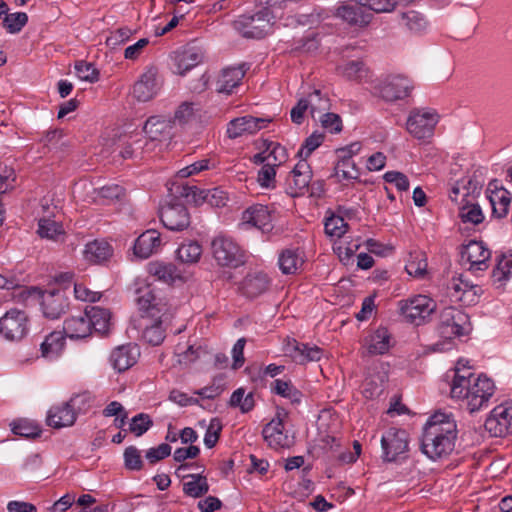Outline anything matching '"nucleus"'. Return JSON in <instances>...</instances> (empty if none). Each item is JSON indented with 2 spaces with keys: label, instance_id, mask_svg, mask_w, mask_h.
<instances>
[{
  "label": "nucleus",
  "instance_id": "obj_29",
  "mask_svg": "<svg viewBox=\"0 0 512 512\" xmlns=\"http://www.w3.org/2000/svg\"><path fill=\"white\" fill-rule=\"evenodd\" d=\"M143 129L151 142L162 141L170 138L172 122L163 117L152 116L145 122Z\"/></svg>",
  "mask_w": 512,
  "mask_h": 512
},
{
  "label": "nucleus",
  "instance_id": "obj_36",
  "mask_svg": "<svg viewBox=\"0 0 512 512\" xmlns=\"http://www.w3.org/2000/svg\"><path fill=\"white\" fill-rule=\"evenodd\" d=\"M269 283V278L265 273L248 274L242 284L243 293L247 297H257L268 289Z\"/></svg>",
  "mask_w": 512,
  "mask_h": 512
},
{
  "label": "nucleus",
  "instance_id": "obj_14",
  "mask_svg": "<svg viewBox=\"0 0 512 512\" xmlns=\"http://www.w3.org/2000/svg\"><path fill=\"white\" fill-rule=\"evenodd\" d=\"M82 396L77 395L69 401L52 406L47 413L46 423L54 429H61L74 425L77 419L75 407Z\"/></svg>",
  "mask_w": 512,
  "mask_h": 512
},
{
  "label": "nucleus",
  "instance_id": "obj_51",
  "mask_svg": "<svg viewBox=\"0 0 512 512\" xmlns=\"http://www.w3.org/2000/svg\"><path fill=\"white\" fill-rule=\"evenodd\" d=\"M482 185V180L478 179L469 178L467 180H462L461 182L458 181L452 186L449 197L452 201H457V196L461 190L465 191L464 196H470L479 192Z\"/></svg>",
  "mask_w": 512,
  "mask_h": 512
},
{
  "label": "nucleus",
  "instance_id": "obj_25",
  "mask_svg": "<svg viewBox=\"0 0 512 512\" xmlns=\"http://www.w3.org/2000/svg\"><path fill=\"white\" fill-rule=\"evenodd\" d=\"M487 198L491 204L494 217L503 218L508 214L512 201V195L509 191L490 183L487 189Z\"/></svg>",
  "mask_w": 512,
  "mask_h": 512
},
{
  "label": "nucleus",
  "instance_id": "obj_45",
  "mask_svg": "<svg viewBox=\"0 0 512 512\" xmlns=\"http://www.w3.org/2000/svg\"><path fill=\"white\" fill-rule=\"evenodd\" d=\"M401 25L411 32L419 33L426 29L427 21L420 12L408 10L401 13Z\"/></svg>",
  "mask_w": 512,
  "mask_h": 512
},
{
  "label": "nucleus",
  "instance_id": "obj_61",
  "mask_svg": "<svg viewBox=\"0 0 512 512\" xmlns=\"http://www.w3.org/2000/svg\"><path fill=\"white\" fill-rule=\"evenodd\" d=\"M323 140L324 136L321 133H313L306 138L298 152V155L302 158L301 160H306V158H308L311 153L322 144Z\"/></svg>",
  "mask_w": 512,
  "mask_h": 512
},
{
  "label": "nucleus",
  "instance_id": "obj_17",
  "mask_svg": "<svg viewBox=\"0 0 512 512\" xmlns=\"http://www.w3.org/2000/svg\"><path fill=\"white\" fill-rule=\"evenodd\" d=\"M163 225L171 231H182L190 225V215L181 203H168L160 210Z\"/></svg>",
  "mask_w": 512,
  "mask_h": 512
},
{
  "label": "nucleus",
  "instance_id": "obj_26",
  "mask_svg": "<svg viewBox=\"0 0 512 512\" xmlns=\"http://www.w3.org/2000/svg\"><path fill=\"white\" fill-rule=\"evenodd\" d=\"M203 55L200 49L196 47H186L177 50L173 55V62L175 66V73L184 75L190 69L201 63Z\"/></svg>",
  "mask_w": 512,
  "mask_h": 512
},
{
  "label": "nucleus",
  "instance_id": "obj_58",
  "mask_svg": "<svg viewBox=\"0 0 512 512\" xmlns=\"http://www.w3.org/2000/svg\"><path fill=\"white\" fill-rule=\"evenodd\" d=\"M276 167L271 163H265L258 172L257 181L261 187L272 189L276 184Z\"/></svg>",
  "mask_w": 512,
  "mask_h": 512
},
{
  "label": "nucleus",
  "instance_id": "obj_16",
  "mask_svg": "<svg viewBox=\"0 0 512 512\" xmlns=\"http://www.w3.org/2000/svg\"><path fill=\"white\" fill-rule=\"evenodd\" d=\"M312 179V171L306 160H300L286 178V192L292 197L305 193Z\"/></svg>",
  "mask_w": 512,
  "mask_h": 512
},
{
  "label": "nucleus",
  "instance_id": "obj_63",
  "mask_svg": "<svg viewBox=\"0 0 512 512\" xmlns=\"http://www.w3.org/2000/svg\"><path fill=\"white\" fill-rule=\"evenodd\" d=\"M125 467L129 470H140L143 467L140 451L135 446H129L124 451Z\"/></svg>",
  "mask_w": 512,
  "mask_h": 512
},
{
  "label": "nucleus",
  "instance_id": "obj_24",
  "mask_svg": "<svg viewBox=\"0 0 512 512\" xmlns=\"http://www.w3.org/2000/svg\"><path fill=\"white\" fill-rule=\"evenodd\" d=\"M363 347L369 355L385 354L392 347L391 334L387 328L380 327L365 337Z\"/></svg>",
  "mask_w": 512,
  "mask_h": 512
},
{
  "label": "nucleus",
  "instance_id": "obj_30",
  "mask_svg": "<svg viewBox=\"0 0 512 512\" xmlns=\"http://www.w3.org/2000/svg\"><path fill=\"white\" fill-rule=\"evenodd\" d=\"M380 368L376 375L369 374L363 383V394L366 398H374L380 396L384 391V385L388 380L386 366L379 363L374 367V371Z\"/></svg>",
  "mask_w": 512,
  "mask_h": 512
},
{
  "label": "nucleus",
  "instance_id": "obj_31",
  "mask_svg": "<svg viewBox=\"0 0 512 512\" xmlns=\"http://www.w3.org/2000/svg\"><path fill=\"white\" fill-rule=\"evenodd\" d=\"M278 264L283 274H295L304 264V252L298 248H288L279 254Z\"/></svg>",
  "mask_w": 512,
  "mask_h": 512
},
{
  "label": "nucleus",
  "instance_id": "obj_49",
  "mask_svg": "<svg viewBox=\"0 0 512 512\" xmlns=\"http://www.w3.org/2000/svg\"><path fill=\"white\" fill-rule=\"evenodd\" d=\"M405 269L409 275L423 277L427 272V259L423 252L410 253Z\"/></svg>",
  "mask_w": 512,
  "mask_h": 512
},
{
  "label": "nucleus",
  "instance_id": "obj_21",
  "mask_svg": "<svg viewBox=\"0 0 512 512\" xmlns=\"http://www.w3.org/2000/svg\"><path fill=\"white\" fill-rule=\"evenodd\" d=\"M241 225L255 227L263 232L272 229V214L268 206L256 204L247 208L241 217Z\"/></svg>",
  "mask_w": 512,
  "mask_h": 512
},
{
  "label": "nucleus",
  "instance_id": "obj_2",
  "mask_svg": "<svg viewBox=\"0 0 512 512\" xmlns=\"http://www.w3.org/2000/svg\"><path fill=\"white\" fill-rule=\"evenodd\" d=\"M456 438L457 425L452 415L435 413L423 429L421 451L434 461L446 458L454 450Z\"/></svg>",
  "mask_w": 512,
  "mask_h": 512
},
{
  "label": "nucleus",
  "instance_id": "obj_54",
  "mask_svg": "<svg viewBox=\"0 0 512 512\" xmlns=\"http://www.w3.org/2000/svg\"><path fill=\"white\" fill-rule=\"evenodd\" d=\"M347 229L348 224L341 216L332 215L325 221V233L331 238H341Z\"/></svg>",
  "mask_w": 512,
  "mask_h": 512
},
{
  "label": "nucleus",
  "instance_id": "obj_3",
  "mask_svg": "<svg viewBox=\"0 0 512 512\" xmlns=\"http://www.w3.org/2000/svg\"><path fill=\"white\" fill-rule=\"evenodd\" d=\"M19 297L23 300L29 298L39 299L43 315L49 319L60 318L69 307V301L65 292L59 289L42 291L34 286L25 287L21 288Z\"/></svg>",
  "mask_w": 512,
  "mask_h": 512
},
{
  "label": "nucleus",
  "instance_id": "obj_4",
  "mask_svg": "<svg viewBox=\"0 0 512 512\" xmlns=\"http://www.w3.org/2000/svg\"><path fill=\"white\" fill-rule=\"evenodd\" d=\"M414 89L412 81L404 75L395 74L377 80L372 93L387 102H395L409 97Z\"/></svg>",
  "mask_w": 512,
  "mask_h": 512
},
{
  "label": "nucleus",
  "instance_id": "obj_60",
  "mask_svg": "<svg viewBox=\"0 0 512 512\" xmlns=\"http://www.w3.org/2000/svg\"><path fill=\"white\" fill-rule=\"evenodd\" d=\"M75 71L79 79L83 81L94 83L99 79V72L91 63L78 61L75 64Z\"/></svg>",
  "mask_w": 512,
  "mask_h": 512
},
{
  "label": "nucleus",
  "instance_id": "obj_5",
  "mask_svg": "<svg viewBox=\"0 0 512 512\" xmlns=\"http://www.w3.org/2000/svg\"><path fill=\"white\" fill-rule=\"evenodd\" d=\"M439 335L444 339H453L466 335L470 331L468 314L456 307H445L439 315Z\"/></svg>",
  "mask_w": 512,
  "mask_h": 512
},
{
  "label": "nucleus",
  "instance_id": "obj_9",
  "mask_svg": "<svg viewBox=\"0 0 512 512\" xmlns=\"http://www.w3.org/2000/svg\"><path fill=\"white\" fill-rule=\"evenodd\" d=\"M234 29L245 38H263L271 29L268 13L259 11L253 15H242L233 22Z\"/></svg>",
  "mask_w": 512,
  "mask_h": 512
},
{
  "label": "nucleus",
  "instance_id": "obj_52",
  "mask_svg": "<svg viewBox=\"0 0 512 512\" xmlns=\"http://www.w3.org/2000/svg\"><path fill=\"white\" fill-rule=\"evenodd\" d=\"M459 217L464 223L478 225L483 222L484 214L478 204L467 202L460 207Z\"/></svg>",
  "mask_w": 512,
  "mask_h": 512
},
{
  "label": "nucleus",
  "instance_id": "obj_12",
  "mask_svg": "<svg viewBox=\"0 0 512 512\" xmlns=\"http://www.w3.org/2000/svg\"><path fill=\"white\" fill-rule=\"evenodd\" d=\"M485 429L494 437L512 433V401L496 406L485 421Z\"/></svg>",
  "mask_w": 512,
  "mask_h": 512
},
{
  "label": "nucleus",
  "instance_id": "obj_64",
  "mask_svg": "<svg viewBox=\"0 0 512 512\" xmlns=\"http://www.w3.org/2000/svg\"><path fill=\"white\" fill-rule=\"evenodd\" d=\"M318 120L321 122L322 126L331 133H338L342 129L341 118L335 113L326 112L319 115Z\"/></svg>",
  "mask_w": 512,
  "mask_h": 512
},
{
  "label": "nucleus",
  "instance_id": "obj_40",
  "mask_svg": "<svg viewBox=\"0 0 512 512\" xmlns=\"http://www.w3.org/2000/svg\"><path fill=\"white\" fill-rule=\"evenodd\" d=\"M512 277V253L502 255L492 271V282L496 288H504Z\"/></svg>",
  "mask_w": 512,
  "mask_h": 512
},
{
  "label": "nucleus",
  "instance_id": "obj_6",
  "mask_svg": "<svg viewBox=\"0 0 512 512\" xmlns=\"http://www.w3.org/2000/svg\"><path fill=\"white\" fill-rule=\"evenodd\" d=\"M211 251L220 266L236 268L245 263L243 250L231 237L217 235L211 242Z\"/></svg>",
  "mask_w": 512,
  "mask_h": 512
},
{
  "label": "nucleus",
  "instance_id": "obj_53",
  "mask_svg": "<svg viewBox=\"0 0 512 512\" xmlns=\"http://www.w3.org/2000/svg\"><path fill=\"white\" fill-rule=\"evenodd\" d=\"M12 432L25 438H35L41 433V429L33 421L21 419L12 423Z\"/></svg>",
  "mask_w": 512,
  "mask_h": 512
},
{
  "label": "nucleus",
  "instance_id": "obj_38",
  "mask_svg": "<svg viewBox=\"0 0 512 512\" xmlns=\"http://www.w3.org/2000/svg\"><path fill=\"white\" fill-rule=\"evenodd\" d=\"M65 345V338L62 332L53 331L47 335L40 345L41 354L44 358L54 359L58 357Z\"/></svg>",
  "mask_w": 512,
  "mask_h": 512
},
{
  "label": "nucleus",
  "instance_id": "obj_10",
  "mask_svg": "<svg viewBox=\"0 0 512 512\" xmlns=\"http://www.w3.org/2000/svg\"><path fill=\"white\" fill-rule=\"evenodd\" d=\"M399 308L406 321L420 325L436 309V304L428 296L417 295L401 301Z\"/></svg>",
  "mask_w": 512,
  "mask_h": 512
},
{
  "label": "nucleus",
  "instance_id": "obj_44",
  "mask_svg": "<svg viewBox=\"0 0 512 512\" xmlns=\"http://www.w3.org/2000/svg\"><path fill=\"white\" fill-rule=\"evenodd\" d=\"M323 356V350L317 346L299 343L292 360L298 364H305L310 361H319Z\"/></svg>",
  "mask_w": 512,
  "mask_h": 512
},
{
  "label": "nucleus",
  "instance_id": "obj_7",
  "mask_svg": "<svg viewBox=\"0 0 512 512\" xmlns=\"http://www.w3.org/2000/svg\"><path fill=\"white\" fill-rule=\"evenodd\" d=\"M439 115L433 109L413 108L406 121V130L416 139L423 140L433 136Z\"/></svg>",
  "mask_w": 512,
  "mask_h": 512
},
{
  "label": "nucleus",
  "instance_id": "obj_47",
  "mask_svg": "<svg viewBox=\"0 0 512 512\" xmlns=\"http://www.w3.org/2000/svg\"><path fill=\"white\" fill-rule=\"evenodd\" d=\"M334 176L339 182L343 180H356L360 176V171L353 160L338 159L334 167Z\"/></svg>",
  "mask_w": 512,
  "mask_h": 512
},
{
  "label": "nucleus",
  "instance_id": "obj_59",
  "mask_svg": "<svg viewBox=\"0 0 512 512\" xmlns=\"http://www.w3.org/2000/svg\"><path fill=\"white\" fill-rule=\"evenodd\" d=\"M152 424L153 422L148 414L139 413L132 418L129 431L139 437L149 430Z\"/></svg>",
  "mask_w": 512,
  "mask_h": 512
},
{
  "label": "nucleus",
  "instance_id": "obj_57",
  "mask_svg": "<svg viewBox=\"0 0 512 512\" xmlns=\"http://www.w3.org/2000/svg\"><path fill=\"white\" fill-rule=\"evenodd\" d=\"M265 150L268 157V163L273 164L275 167H278L287 159V152L285 147L277 142H268L266 144Z\"/></svg>",
  "mask_w": 512,
  "mask_h": 512
},
{
  "label": "nucleus",
  "instance_id": "obj_46",
  "mask_svg": "<svg viewBox=\"0 0 512 512\" xmlns=\"http://www.w3.org/2000/svg\"><path fill=\"white\" fill-rule=\"evenodd\" d=\"M188 477L191 478V480L183 484V491L186 495L199 498L208 492L209 485L205 476L198 474L189 475Z\"/></svg>",
  "mask_w": 512,
  "mask_h": 512
},
{
  "label": "nucleus",
  "instance_id": "obj_50",
  "mask_svg": "<svg viewBox=\"0 0 512 512\" xmlns=\"http://www.w3.org/2000/svg\"><path fill=\"white\" fill-rule=\"evenodd\" d=\"M309 101V111L313 119H318L319 115H322L330 109V101L327 97L322 96L319 90H315L310 93L307 97Z\"/></svg>",
  "mask_w": 512,
  "mask_h": 512
},
{
  "label": "nucleus",
  "instance_id": "obj_35",
  "mask_svg": "<svg viewBox=\"0 0 512 512\" xmlns=\"http://www.w3.org/2000/svg\"><path fill=\"white\" fill-rule=\"evenodd\" d=\"M63 331L71 339L89 336L91 329L86 311L82 315L67 318L64 322Z\"/></svg>",
  "mask_w": 512,
  "mask_h": 512
},
{
  "label": "nucleus",
  "instance_id": "obj_20",
  "mask_svg": "<svg viewBox=\"0 0 512 512\" xmlns=\"http://www.w3.org/2000/svg\"><path fill=\"white\" fill-rule=\"evenodd\" d=\"M140 356V350L137 345L125 344L114 348L109 356V362L112 368L121 373L134 366Z\"/></svg>",
  "mask_w": 512,
  "mask_h": 512
},
{
  "label": "nucleus",
  "instance_id": "obj_1",
  "mask_svg": "<svg viewBox=\"0 0 512 512\" xmlns=\"http://www.w3.org/2000/svg\"><path fill=\"white\" fill-rule=\"evenodd\" d=\"M494 392V382L487 376L456 367L450 394L470 413L486 407Z\"/></svg>",
  "mask_w": 512,
  "mask_h": 512
},
{
  "label": "nucleus",
  "instance_id": "obj_8",
  "mask_svg": "<svg viewBox=\"0 0 512 512\" xmlns=\"http://www.w3.org/2000/svg\"><path fill=\"white\" fill-rule=\"evenodd\" d=\"M29 330V318L24 310L12 308L0 317V335L7 341H20Z\"/></svg>",
  "mask_w": 512,
  "mask_h": 512
},
{
  "label": "nucleus",
  "instance_id": "obj_23",
  "mask_svg": "<svg viewBox=\"0 0 512 512\" xmlns=\"http://www.w3.org/2000/svg\"><path fill=\"white\" fill-rule=\"evenodd\" d=\"M336 15L349 24L359 26L369 24L373 18V14L367 10L366 6L360 5L356 0L339 6Z\"/></svg>",
  "mask_w": 512,
  "mask_h": 512
},
{
  "label": "nucleus",
  "instance_id": "obj_41",
  "mask_svg": "<svg viewBox=\"0 0 512 512\" xmlns=\"http://www.w3.org/2000/svg\"><path fill=\"white\" fill-rule=\"evenodd\" d=\"M150 319L152 322L150 325L147 324L145 326L143 338L149 344L157 346L160 345L166 337L163 323L167 319V315L165 317H154Z\"/></svg>",
  "mask_w": 512,
  "mask_h": 512
},
{
  "label": "nucleus",
  "instance_id": "obj_33",
  "mask_svg": "<svg viewBox=\"0 0 512 512\" xmlns=\"http://www.w3.org/2000/svg\"><path fill=\"white\" fill-rule=\"evenodd\" d=\"M113 250L104 240L88 242L83 250V257L89 263H102L112 256Z\"/></svg>",
  "mask_w": 512,
  "mask_h": 512
},
{
  "label": "nucleus",
  "instance_id": "obj_34",
  "mask_svg": "<svg viewBox=\"0 0 512 512\" xmlns=\"http://www.w3.org/2000/svg\"><path fill=\"white\" fill-rule=\"evenodd\" d=\"M148 272L150 275L167 284H173L177 280H183L180 271L172 263L152 262L148 265Z\"/></svg>",
  "mask_w": 512,
  "mask_h": 512
},
{
  "label": "nucleus",
  "instance_id": "obj_13",
  "mask_svg": "<svg viewBox=\"0 0 512 512\" xmlns=\"http://www.w3.org/2000/svg\"><path fill=\"white\" fill-rule=\"evenodd\" d=\"M136 302L143 318L165 317L168 312L166 302L158 298L151 285H144L136 290Z\"/></svg>",
  "mask_w": 512,
  "mask_h": 512
},
{
  "label": "nucleus",
  "instance_id": "obj_22",
  "mask_svg": "<svg viewBox=\"0 0 512 512\" xmlns=\"http://www.w3.org/2000/svg\"><path fill=\"white\" fill-rule=\"evenodd\" d=\"M160 89L157 71L149 68L133 86V96L140 102L150 101Z\"/></svg>",
  "mask_w": 512,
  "mask_h": 512
},
{
  "label": "nucleus",
  "instance_id": "obj_42",
  "mask_svg": "<svg viewBox=\"0 0 512 512\" xmlns=\"http://www.w3.org/2000/svg\"><path fill=\"white\" fill-rule=\"evenodd\" d=\"M94 201L98 204L106 205L125 197V188L118 184L105 185L94 190Z\"/></svg>",
  "mask_w": 512,
  "mask_h": 512
},
{
  "label": "nucleus",
  "instance_id": "obj_28",
  "mask_svg": "<svg viewBox=\"0 0 512 512\" xmlns=\"http://www.w3.org/2000/svg\"><path fill=\"white\" fill-rule=\"evenodd\" d=\"M161 247L160 233L156 230L143 232L135 241L134 253L136 256L146 259L158 252Z\"/></svg>",
  "mask_w": 512,
  "mask_h": 512
},
{
  "label": "nucleus",
  "instance_id": "obj_32",
  "mask_svg": "<svg viewBox=\"0 0 512 512\" xmlns=\"http://www.w3.org/2000/svg\"><path fill=\"white\" fill-rule=\"evenodd\" d=\"M86 315L89 317V326L91 331L94 330L100 335L107 334L111 326V313L109 310L92 306L86 308Z\"/></svg>",
  "mask_w": 512,
  "mask_h": 512
},
{
  "label": "nucleus",
  "instance_id": "obj_62",
  "mask_svg": "<svg viewBox=\"0 0 512 512\" xmlns=\"http://www.w3.org/2000/svg\"><path fill=\"white\" fill-rule=\"evenodd\" d=\"M222 425L219 419L213 418L206 430L204 444L207 448H213L219 440Z\"/></svg>",
  "mask_w": 512,
  "mask_h": 512
},
{
  "label": "nucleus",
  "instance_id": "obj_39",
  "mask_svg": "<svg viewBox=\"0 0 512 512\" xmlns=\"http://www.w3.org/2000/svg\"><path fill=\"white\" fill-rule=\"evenodd\" d=\"M339 75L357 82L366 81L370 71L362 61L352 60L337 67Z\"/></svg>",
  "mask_w": 512,
  "mask_h": 512
},
{
  "label": "nucleus",
  "instance_id": "obj_27",
  "mask_svg": "<svg viewBox=\"0 0 512 512\" xmlns=\"http://www.w3.org/2000/svg\"><path fill=\"white\" fill-rule=\"evenodd\" d=\"M245 73L244 64L223 69L217 79L216 90L219 93L231 94L233 89L241 83Z\"/></svg>",
  "mask_w": 512,
  "mask_h": 512
},
{
  "label": "nucleus",
  "instance_id": "obj_18",
  "mask_svg": "<svg viewBox=\"0 0 512 512\" xmlns=\"http://www.w3.org/2000/svg\"><path fill=\"white\" fill-rule=\"evenodd\" d=\"M490 250L481 241H470L461 252L463 261L469 263V270L484 271L488 268Z\"/></svg>",
  "mask_w": 512,
  "mask_h": 512
},
{
  "label": "nucleus",
  "instance_id": "obj_43",
  "mask_svg": "<svg viewBox=\"0 0 512 512\" xmlns=\"http://www.w3.org/2000/svg\"><path fill=\"white\" fill-rule=\"evenodd\" d=\"M37 233L41 238L58 240V237L64 234V229L56 220L44 216L38 221Z\"/></svg>",
  "mask_w": 512,
  "mask_h": 512
},
{
  "label": "nucleus",
  "instance_id": "obj_15",
  "mask_svg": "<svg viewBox=\"0 0 512 512\" xmlns=\"http://www.w3.org/2000/svg\"><path fill=\"white\" fill-rule=\"evenodd\" d=\"M284 409H277L276 415L267 423L262 431L264 440L268 446L273 449L289 447L290 441L288 435L284 433V418L286 417Z\"/></svg>",
  "mask_w": 512,
  "mask_h": 512
},
{
  "label": "nucleus",
  "instance_id": "obj_37",
  "mask_svg": "<svg viewBox=\"0 0 512 512\" xmlns=\"http://www.w3.org/2000/svg\"><path fill=\"white\" fill-rule=\"evenodd\" d=\"M149 145L150 143L139 134L129 136L123 143L120 155L123 159L141 158L147 151H150Z\"/></svg>",
  "mask_w": 512,
  "mask_h": 512
},
{
  "label": "nucleus",
  "instance_id": "obj_48",
  "mask_svg": "<svg viewBox=\"0 0 512 512\" xmlns=\"http://www.w3.org/2000/svg\"><path fill=\"white\" fill-rule=\"evenodd\" d=\"M202 247L198 242L183 243L177 249V257L182 263L194 264L200 260Z\"/></svg>",
  "mask_w": 512,
  "mask_h": 512
},
{
  "label": "nucleus",
  "instance_id": "obj_56",
  "mask_svg": "<svg viewBox=\"0 0 512 512\" xmlns=\"http://www.w3.org/2000/svg\"><path fill=\"white\" fill-rule=\"evenodd\" d=\"M200 198L204 202H207L209 205L214 207H223L227 204L229 200L228 194L219 188H214L207 191H200Z\"/></svg>",
  "mask_w": 512,
  "mask_h": 512
},
{
  "label": "nucleus",
  "instance_id": "obj_55",
  "mask_svg": "<svg viewBox=\"0 0 512 512\" xmlns=\"http://www.w3.org/2000/svg\"><path fill=\"white\" fill-rule=\"evenodd\" d=\"M3 25L9 33L15 34L21 31L28 21V16L24 12L4 14Z\"/></svg>",
  "mask_w": 512,
  "mask_h": 512
},
{
  "label": "nucleus",
  "instance_id": "obj_11",
  "mask_svg": "<svg viewBox=\"0 0 512 512\" xmlns=\"http://www.w3.org/2000/svg\"><path fill=\"white\" fill-rule=\"evenodd\" d=\"M408 433L399 428H389L381 437L382 457L387 462L398 460L408 451Z\"/></svg>",
  "mask_w": 512,
  "mask_h": 512
},
{
  "label": "nucleus",
  "instance_id": "obj_19",
  "mask_svg": "<svg viewBox=\"0 0 512 512\" xmlns=\"http://www.w3.org/2000/svg\"><path fill=\"white\" fill-rule=\"evenodd\" d=\"M271 122L270 118H258L250 115L235 118L227 125V135L231 139L245 134H254L265 128Z\"/></svg>",
  "mask_w": 512,
  "mask_h": 512
}]
</instances>
